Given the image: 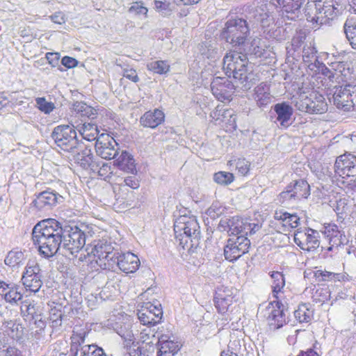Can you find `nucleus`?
Instances as JSON below:
<instances>
[{
    "mask_svg": "<svg viewBox=\"0 0 356 356\" xmlns=\"http://www.w3.org/2000/svg\"><path fill=\"white\" fill-rule=\"evenodd\" d=\"M33 244L49 259L56 254L74 257L86 245V234L76 225H62L53 218L38 222L32 230Z\"/></svg>",
    "mask_w": 356,
    "mask_h": 356,
    "instance_id": "obj_1",
    "label": "nucleus"
},
{
    "mask_svg": "<svg viewBox=\"0 0 356 356\" xmlns=\"http://www.w3.org/2000/svg\"><path fill=\"white\" fill-rule=\"evenodd\" d=\"M341 0H308L304 9L305 15L314 27L329 23L340 15L343 9Z\"/></svg>",
    "mask_w": 356,
    "mask_h": 356,
    "instance_id": "obj_2",
    "label": "nucleus"
},
{
    "mask_svg": "<svg viewBox=\"0 0 356 356\" xmlns=\"http://www.w3.org/2000/svg\"><path fill=\"white\" fill-rule=\"evenodd\" d=\"M176 241L191 254L197 251L201 238L200 227L194 216H181L174 224Z\"/></svg>",
    "mask_w": 356,
    "mask_h": 356,
    "instance_id": "obj_3",
    "label": "nucleus"
},
{
    "mask_svg": "<svg viewBox=\"0 0 356 356\" xmlns=\"http://www.w3.org/2000/svg\"><path fill=\"white\" fill-rule=\"evenodd\" d=\"M247 58L248 57L238 49L230 51L223 58L222 68L225 74L229 78L233 77L236 87L243 90H248L252 87L251 82L248 80Z\"/></svg>",
    "mask_w": 356,
    "mask_h": 356,
    "instance_id": "obj_4",
    "label": "nucleus"
},
{
    "mask_svg": "<svg viewBox=\"0 0 356 356\" xmlns=\"http://www.w3.org/2000/svg\"><path fill=\"white\" fill-rule=\"evenodd\" d=\"M249 33L250 28L247 21L243 18H235L226 22L220 38L238 50L245 46Z\"/></svg>",
    "mask_w": 356,
    "mask_h": 356,
    "instance_id": "obj_5",
    "label": "nucleus"
},
{
    "mask_svg": "<svg viewBox=\"0 0 356 356\" xmlns=\"http://www.w3.org/2000/svg\"><path fill=\"white\" fill-rule=\"evenodd\" d=\"M51 136L57 146L65 152H75L76 148L83 147V143L79 140L75 127L72 124L56 127Z\"/></svg>",
    "mask_w": 356,
    "mask_h": 356,
    "instance_id": "obj_6",
    "label": "nucleus"
},
{
    "mask_svg": "<svg viewBox=\"0 0 356 356\" xmlns=\"http://www.w3.org/2000/svg\"><path fill=\"white\" fill-rule=\"evenodd\" d=\"M334 104L343 111L356 110V84L346 83L335 87Z\"/></svg>",
    "mask_w": 356,
    "mask_h": 356,
    "instance_id": "obj_7",
    "label": "nucleus"
},
{
    "mask_svg": "<svg viewBox=\"0 0 356 356\" xmlns=\"http://www.w3.org/2000/svg\"><path fill=\"white\" fill-rule=\"evenodd\" d=\"M310 195V186L305 179L291 181L278 195V200L282 204L289 203L307 199Z\"/></svg>",
    "mask_w": 356,
    "mask_h": 356,
    "instance_id": "obj_8",
    "label": "nucleus"
},
{
    "mask_svg": "<svg viewBox=\"0 0 356 356\" xmlns=\"http://www.w3.org/2000/svg\"><path fill=\"white\" fill-rule=\"evenodd\" d=\"M264 317L273 329L277 330L286 323V315L289 314V306L286 302L274 300L268 303L264 311Z\"/></svg>",
    "mask_w": 356,
    "mask_h": 356,
    "instance_id": "obj_9",
    "label": "nucleus"
},
{
    "mask_svg": "<svg viewBox=\"0 0 356 356\" xmlns=\"http://www.w3.org/2000/svg\"><path fill=\"white\" fill-rule=\"evenodd\" d=\"M250 245V239L243 235L229 238L224 247L225 259L230 262L236 261L248 252Z\"/></svg>",
    "mask_w": 356,
    "mask_h": 356,
    "instance_id": "obj_10",
    "label": "nucleus"
},
{
    "mask_svg": "<svg viewBox=\"0 0 356 356\" xmlns=\"http://www.w3.org/2000/svg\"><path fill=\"white\" fill-rule=\"evenodd\" d=\"M42 273L40 265L35 261H29L23 272L22 282L26 291L34 293L39 291L43 284Z\"/></svg>",
    "mask_w": 356,
    "mask_h": 356,
    "instance_id": "obj_11",
    "label": "nucleus"
},
{
    "mask_svg": "<svg viewBox=\"0 0 356 356\" xmlns=\"http://www.w3.org/2000/svg\"><path fill=\"white\" fill-rule=\"evenodd\" d=\"M86 332L73 334L70 345L71 356H107L97 345H84Z\"/></svg>",
    "mask_w": 356,
    "mask_h": 356,
    "instance_id": "obj_12",
    "label": "nucleus"
},
{
    "mask_svg": "<svg viewBox=\"0 0 356 356\" xmlns=\"http://www.w3.org/2000/svg\"><path fill=\"white\" fill-rule=\"evenodd\" d=\"M140 264L138 257L132 252H119L117 251L111 264L108 266V270H115L118 267L122 272L129 274L135 273Z\"/></svg>",
    "mask_w": 356,
    "mask_h": 356,
    "instance_id": "obj_13",
    "label": "nucleus"
},
{
    "mask_svg": "<svg viewBox=\"0 0 356 356\" xmlns=\"http://www.w3.org/2000/svg\"><path fill=\"white\" fill-rule=\"evenodd\" d=\"M95 151L101 158L115 159L120 154L119 144L108 134H102L95 142Z\"/></svg>",
    "mask_w": 356,
    "mask_h": 356,
    "instance_id": "obj_14",
    "label": "nucleus"
},
{
    "mask_svg": "<svg viewBox=\"0 0 356 356\" xmlns=\"http://www.w3.org/2000/svg\"><path fill=\"white\" fill-rule=\"evenodd\" d=\"M117 251L111 243L106 240H99L94 241L91 254L97 257L96 262L102 268L108 269Z\"/></svg>",
    "mask_w": 356,
    "mask_h": 356,
    "instance_id": "obj_15",
    "label": "nucleus"
},
{
    "mask_svg": "<svg viewBox=\"0 0 356 356\" xmlns=\"http://www.w3.org/2000/svg\"><path fill=\"white\" fill-rule=\"evenodd\" d=\"M334 172L342 178H350V181L356 179V156L346 153L338 156L334 163Z\"/></svg>",
    "mask_w": 356,
    "mask_h": 356,
    "instance_id": "obj_16",
    "label": "nucleus"
},
{
    "mask_svg": "<svg viewBox=\"0 0 356 356\" xmlns=\"http://www.w3.org/2000/svg\"><path fill=\"white\" fill-rule=\"evenodd\" d=\"M35 195V198L33 200L31 204L40 211H49L64 200L62 195L56 191L49 188Z\"/></svg>",
    "mask_w": 356,
    "mask_h": 356,
    "instance_id": "obj_17",
    "label": "nucleus"
},
{
    "mask_svg": "<svg viewBox=\"0 0 356 356\" xmlns=\"http://www.w3.org/2000/svg\"><path fill=\"white\" fill-rule=\"evenodd\" d=\"M234 87V83L227 77L216 76L211 83L212 94L221 102L230 100Z\"/></svg>",
    "mask_w": 356,
    "mask_h": 356,
    "instance_id": "obj_18",
    "label": "nucleus"
},
{
    "mask_svg": "<svg viewBox=\"0 0 356 356\" xmlns=\"http://www.w3.org/2000/svg\"><path fill=\"white\" fill-rule=\"evenodd\" d=\"M156 356H174L180 350V343L172 333L158 336Z\"/></svg>",
    "mask_w": 356,
    "mask_h": 356,
    "instance_id": "obj_19",
    "label": "nucleus"
},
{
    "mask_svg": "<svg viewBox=\"0 0 356 356\" xmlns=\"http://www.w3.org/2000/svg\"><path fill=\"white\" fill-rule=\"evenodd\" d=\"M319 233L313 229H307L306 232L297 231L293 236L295 243L302 250H314L319 247Z\"/></svg>",
    "mask_w": 356,
    "mask_h": 356,
    "instance_id": "obj_20",
    "label": "nucleus"
},
{
    "mask_svg": "<svg viewBox=\"0 0 356 356\" xmlns=\"http://www.w3.org/2000/svg\"><path fill=\"white\" fill-rule=\"evenodd\" d=\"M238 51L243 52V54L248 57V60H253L256 58H260L266 60L271 57L272 54H274L271 50L264 45L260 44V40H253L251 43L245 42V46L241 47Z\"/></svg>",
    "mask_w": 356,
    "mask_h": 356,
    "instance_id": "obj_21",
    "label": "nucleus"
},
{
    "mask_svg": "<svg viewBox=\"0 0 356 356\" xmlns=\"http://www.w3.org/2000/svg\"><path fill=\"white\" fill-rule=\"evenodd\" d=\"M275 8V5L273 3L259 2L254 11L255 21L259 23L262 27L269 26L271 23L274 22L273 11Z\"/></svg>",
    "mask_w": 356,
    "mask_h": 356,
    "instance_id": "obj_22",
    "label": "nucleus"
},
{
    "mask_svg": "<svg viewBox=\"0 0 356 356\" xmlns=\"http://www.w3.org/2000/svg\"><path fill=\"white\" fill-rule=\"evenodd\" d=\"M233 293L228 287H218L213 297V302L218 313L225 314L233 303Z\"/></svg>",
    "mask_w": 356,
    "mask_h": 356,
    "instance_id": "obj_23",
    "label": "nucleus"
},
{
    "mask_svg": "<svg viewBox=\"0 0 356 356\" xmlns=\"http://www.w3.org/2000/svg\"><path fill=\"white\" fill-rule=\"evenodd\" d=\"M275 114V122L279 123L280 127L288 128L291 124L293 108L287 102L275 104L272 107Z\"/></svg>",
    "mask_w": 356,
    "mask_h": 356,
    "instance_id": "obj_24",
    "label": "nucleus"
},
{
    "mask_svg": "<svg viewBox=\"0 0 356 356\" xmlns=\"http://www.w3.org/2000/svg\"><path fill=\"white\" fill-rule=\"evenodd\" d=\"M5 332L12 339L22 343L26 338H28L29 331L24 327L21 320H9L3 323Z\"/></svg>",
    "mask_w": 356,
    "mask_h": 356,
    "instance_id": "obj_25",
    "label": "nucleus"
},
{
    "mask_svg": "<svg viewBox=\"0 0 356 356\" xmlns=\"http://www.w3.org/2000/svg\"><path fill=\"white\" fill-rule=\"evenodd\" d=\"M74 160L84 170L92 171L98 159H95L91 148L83 143V147H78L75 150Z\"/></svg>",
    "mask_w": 356,
    "mask_h": 356,
    "instance_id": "obj_26",
    "label": "nucleus"
},
{
    "mask_svg": "<svg viewBox=\"0 0 356 356\" xmlns=\"http://www.w3.org/2000/svg\"><path fill=\"white\" fill-rule=\"evenodd\" d=\"M243 221L238 216H233L231 218H222L220 219L218 229L220 232H227L229 236L236 237L241 233V227H243Z\"/></svg>",
    "mask_w": 356,
    "mask_h": 356,
    "instance_id": "obj_27",
    "label": "nucleus"
},
{
    "mask_svg": "<svg viewBox=\"0 0 356 356\" xmlns=\"http://www.w3.org/2000/svg\"><path fill=\"white\" fill-rule=\"evenodd\" d=\"M306 0H277L278 6L282 8L283 17L288 19L295 20L301 13V7Z\"/></svg>",
    "mask_w": 356,
    "mask_h": 356,
    "instance_id": "obj_28",
    "label": "nucleus"
},
{
    "mask_svg": "<svg viewBox=\"0 0 356 356\" xmlns=\"http://www.w3.org/2000/svg\"><path fill=\"white\" fill-rule=\"evenodd\" d=\"M164 120V113L159 108H155L153 111H146L140 118L139 122L143 127L155 129L161 124Z\"/></svg>",
    "mask_w": 356,
    "mask_h": 356,
    "instance_id": "obj_29",
    "label": "nucleus"
},
{
    "mask_svg": "<svg viewBox=\"0 0 356 356\" xmlns=\"http://www.w3.org/2000/svg\"><path fill=\"white\" fill-rule=\"evenodd\" d=\"M330 66L337 72V80L341 78L342 81L347 82L355 79V70L350 63L344 61H337L332 62Z\"/></svg>",
    "mask_w": 356,
    "mask_h": 356,
    "instance_id": "obj_30",
    "label": "nucleus"
},
{
    "mask_svg": "<svg viewBox=\"0 0 356 356\" xmlns=\"http://www.w3.org/2000/svg\"><path fill=\"white\" fill-rule=\"evenodd\" d=\"M114 163L120 170L134 174L136 172L135 160L131 154L126 150L120 151V154L115 158Z\"/></svg>",
    "mask_w": 356,
    "mask_h": 356,
    "instance_id": "obj_31",
    "label": "nucleus"
},
{
    "mask_svg": "<svg viewBox=\"0 0 356 356\" xmlns=\"http://www.w3.org/2000/svg\"><path fill=\"white\" fill-rule=\"evenodd\" d=\"M113 190L117 203L122 206L123 209L132 206L136 199L135 193L132 190L119 186H115Z\"/></svg>",
    "mask_w": 356,
    "mask_h": 356,
    "instance_id": "obj_32",
    "label": "nucleus"
},
{
    "mask_svg": "<svg viewBox=\"0 0 356 356\" xmlns=\"http://www.w3.org/2000/svg\"><path fill=\"white\" fill-rule=\"evenodd\" d=\"M252 97L257 105L260 108L266 106L272 99L270 88L264 83H261L255 87Z\"/></svg>",
    "mask_w": 356,
    "mask_h": 356,
    "instance_id": "obj_33",
    "label": "nucleus"
},
{
    "mask_svg": "<svg viewBox=\"0 0 356 356\" xmlns=\"http://www.w3.org/2000/svg\"><path fill=\"white\" fill-rule=\"evenodd\" d=\"M72 109L83 118V120L88 119L92 121L98 115V109L86 104L83 102H75L72 105Z\"/></svg>",
    "mask_w": 356,
    "mask_h": 356,
    "instance_id": "obj_34",
    "label": "nucleus"
},
{
    "mask_svg": "<svg viewBox=\"0 0 356 356\" xmlns=\"http://www.w3.org/2000/svg\"><path fill=\"white\" fill-rule=\"evenodd\" d=\"M310 97H312V99L309 106V114H322L327 111V104L322 95L312 92Z\"/></svg>",
    "mask_w": 356,
    "mask_h": 356,
    "instance_id": "obj_35",
    "label": "nucleus"
},
{
    "mask_svg": "<svg viewBox=\"0 0 356 356\" xmlns=\"http://www.w3.org/2000/svg\"><path fill=\"white\" fill-rule=\"evenodd\" d=\"M308 70L314 74H321L327 77L330 81H337V72L332 67H327L323 62L314 63L308 66Z\"/></svg>",
    "mask_w": 356,
    "mask_h": 356,
    "instance_id": "obj_36",
    "label": "nucleus"
},
{
    "mask_svg": "<svg viewBox=\"0 0 356 356\" xmlns=\"http://www.w3.org/2000/svg\"><path fill=\"white\" fill-rule=\"evenodd\" d=\"M274 218L282 221L284 226L289 225L291 228H296L300 225V218L296 213H290L283 209L276 211Z\"/></svg>",
    "mask_w": 356,
    "mask_h": 356,
    "instance_id": "obj_37",
    "label": "nucleus"
},
{
    "mask_svg": "<svg viewBox=\"0 0 356 356\" xmlns=\"http://www.w3.org/2000/svg\"><path fill=\"white\" fill-rule=\"evenodd\" d=\"M82 138L88 141H97V139L100 136L99 131L97 129L96 124L93 122H84L82 127L79 129Z\"/></svg>",
    "mask_w": 356,
    "mask_h": 356,
    "instance_id": "obj_38",
    "label": "nucleus"
},
{
    "mask_svg": "<svg viewBox=\"0 0 356 356\" xmlns=\"http://www.w3.org/2000/svg\"><path fill=\"white\" fill-rule=\"evenodd\" d=\"M343 31L350 45L356 50V19H347L343 24Z\"/></svg>",
    "mask_w": 356,
    "mask_h": 356,
    "instance_id": "obj_39",
    "label": "nucleus"
},
{
    "mask_svg": "<svg viewBox=\"0 0 356 356\" xmlns=\"http://www.w3.org/2000/svg\"><path fill=\"white\" fill-rule=\"evenodd\" d=\"M317 50L314 44L310 42L309 44L305 43L302 49V60L308 68V66L314 63L320 62L317 56Z\"/></svg>",
    "mask_w": 356,
    "mask_h": 356,
    "instance_id": "obj_40",
    "label": "nucleus"
},
{
    "mask_svg": "<svg viewBox=\"0 0 356 356\" xmlns=\"http://www.w3.org/2000/svg\"><path fill=\"white\" fill-rule=\"evenodd\" d=\"M12 287L9 289L8 293L5 296L3 301L10 304L12 306H16L19 305L23 298L21 288L16 284H11Z\"/></svg>",
    "mask_w": 356,
    "mask_h": 356,
    "instance_id": "obj_41",
    "label": "nucleus"
},
{
    "mask_svg": "<svg viewBox=\"0 0 356 356\" xmlns=\"http://www.w3.org/2000/svg\"><path fill=\"white\" fill-rule=\"evenodd\" d=\"M295 318L300 322H309L313 316L314 312L307 304H301L293 312Z\"/></svg>",
    "mask_w": 356,
    "mask_h": 356,
    "instance_id": "obj_42",
    "label": "nucleus"
},
{
    "mask_svg": "<svg viewBox=\"0 0 356 356\" xmlns=\"http://www.w3.org/2000/svg\"><path fill=\"white\" fill-rule=\"evenodd\" d=\"M25 260L24 253L20 250H10L4 259L6 265L11 267H18Z\"/></svg>",
    "mask_w": 356,
    "mask_h": 356,
    "instance_id": "obj_43",
    "label": "nucleus"
},
{
    "mask_svg": "<svg viewBox=\"0 0 356 356\" xmlns=\"http://www.w3.org/2000/svg\"><path fill=\"white\" fill-rule=\"evenodd\" d=\"M114 330L120 335L125 341L133 343L134 340V335L133 331L131 330V324L129 323H116L114 327Z\"/></svg>",
    "mask_w": 356,
    "mask_h": 356,
    "instance_id": "obj_44",
    "label": "nucleus"
},
{
    "mask_svg": "<svg viewBox=\"0 0 356 356\" xmlns=\"http://www.w3.org/2000/svg\"><path fill=\"white\" fill-rule=\"evenodd\" d=\"M270 275L273 280L272 286L273 296L277 298V295L285 285L284 275L282 273L279 271H273L270 273Z\"/></svg>",
    "mask_w": 356,
    "mask_h": 356,
    "instance_id": "obj_45",
    "label": "nucleus"
},
{
    "mask_svg": "<svg viewBox=\"0 0 356 356\" xmlns=\"http://www.w3.org/2000/svg\"><path fill=\"white\" fill-rule=\"evenodd\" d=\"M149 70L159 74H164L170 71V65L166 60L152 61L147 65Z\"/></svg>",
    "mask_w": 356,
    "mask_h": 356,
    "instance_id": "obj_46",
    "label": "nucleus"
},
{
    "mask_svg": "<svg viewBox=\"0 0 356 356\" xmlns=\"http://www.w3.org/2000/svg\"><path fill=\"white\" fill-rule=\"evenodd\" d=\"M93 168L91 171L94 175H97L101 177L106 179L112 173L111 167L106 163L97 160L96 164L92 165Z\"/></svg>",
    "mask_w": 356,
    "mask_h": 356,
    "instance_id": "obj_47",
    "label": "nucleus"
},
{
    "mask_svg": "<svg viewBox=\"0 0 356 356\" xmlns=\"http://www.w3.org/2000/svg\"><path fill=\"white\" fill-rule=\"evenodd\" d=\"M200 51L202 55L211 60H214L219 57V52L216 45L211 44L210 42L204 43L201 47Z\"/></svg>",
    "mask_w": 356,
    "mask_h": 356,
    "instance_id": "obj_48",
    "label": "nucleus"
},
{
    "mask_svg": "<svg viewBox=\"0 0 356 356\" xmlns=\"http://www.w3.org/2000/svg\"><path fill=\"white\" fill-rule=\"evenodd\" d=\"M332 293L333 291L331 290L330 286H327L317 289L313 297L316 302L323 303L330 300L333 298Z\"/></svg>",
    "mask_w": 356,
    "mask_h": 356,
    "instance_id": "obj_49",
    "label": "nucleus"
},
{
    "mask_svg": "<svg viewBox=\"0 0 356 356\" xmlns=\"http://www.w3.org/2000/svg\"><path fill=\"white\" fill-rule=\"evenodd\" d=\"M213 180L218 184L227 186L234 181V177L231 172L219 171L213 175Z\"/></svg>",
    "mask_w": 356,
    "mask_h": 356,
    "instance_id": "obj_50",
    "label": "nucleus"
},
{
    "mask_svg": "<svg viewBox=\"0 0 356 356\" xmlns=\"http://www.w3.org/2000/svg\"><path fill=\"white\" fill-rule=\"evenodd\" d=\"M35 101L36 107L44 114H50L56 108L54 104L47 101L45 97H37Z\"/></svg>",
    "mask_w": 356,
    "mask_h": 356,
    "instance_id": "obj_51",
    "label": "nucleus"
},
{
    "mask_svg": "<svg viewBox=\"0 0 356 356\" xmlns=\"http://www.w3.org/2000/svg\"><path fill=\"white\" fill-rule=\"evenodd\" d=\"M137 315L140 322L144 325H155L159 323V320L152 317L150 312L146 311L145 308L138 311Z\"/></svg>",
    "mask_w": 356,
    "mask_h": 356,
    "instance_id": "obj_52",
    "label": "nucleus"
},
{
    "mask_svg": "<svg viewBox=\"0 0 356 356\" xmlns=\"http://www.w3.org/2000/svg\"><path fill=\"white\" fill-rule=\"evenodd\" d=\"M314 277L319 282L321 281H330L332 280H337L340 281L341 274L334 273L327 270H317L314 271Z\"/></svg>",
    "mask_w": 356,
    "mask_h": 356,
    "instance_id": "obj_53",
    "label": "nucleus"
},
{
    "mask_svg": "<svg viewBox=\"0 0 356 356\" xmlns=\"http://www.w3.org/2000/svg\"><path fill=\"white\" fill-rule=\"evenodd\" d=\"M21 312L23 314V316L25 317V320L29 321L30 322L35 318L38 314L40 313L37 310L34 305L27 302L23 303L21 307Z\"/></svg>",
    "mask_w": 356,
    "mask_h": 356,
    "instance_id": "obj_54",
    "label": "nucleus"
},
{
    "mask_svg": "<svg viewBox=\"0 0 356 356\" xmlns=\"http://www.w3.org/2000/svg\"><path fill=\"white\" fill-rule=\"evenodd\" d=\"M311 99H312V97H310V95L309 96L305 94L300 95L296 102L295 106L298 111L309 113V104H312Z\"/></svg>",
    "mask_w": 356,
    "mask_h": 356,
    "instance_id": "obj_55",
    "label": "nucleus"
},
{
    "mask_svg": "<svg viewBox=\"0 0 356 356\" xmlns=\"http://www.w3.org/2000/svg\"><path fill=\"white\" fill-rule=\"evenodd\" d=\"M32 322L38 330H36L34 333L35 338L39 339V335L44 331L46 327L47 321L45 316L40 312L35 316V318L31 321Z\"/></svg>",
    "mask_w": 356,
    "mask_h": 356,
    "instance_id": "obj_56",
    "label": "nucleus"
},
{
    "mask_svg": "<svg viewBox=\"0 0 356 356\" xmlns=\"http://www.w3.org/2000/svg\"><path fill=\"white\" fill-rule=\"evenodd\" d=\"M348 239L344 234V232H341L337 236L333 237V238L329 241L330 246L327 248L328 251L332 250L333 248L344 245L348 243Z\"/></svg>",
    "mask_w": 356,
    "mask_h": 356,
    "instance_id": "obj_57",
    "label": "nucleus"
},
{
    "mask_svg": "<svg viewBox=\"0 0 356 356\" xmlns=\"http://www.w3.org/2000/svg\"><path fill=\"white\" fill-rule=\"evenodd\" d=\"M147 11V8L143 6V3L142 1L132 3L131 6L129 8V13L134 15L146 16Z\"/></svg>",
    "mask_w": 356,
    "mask_h": 356,
    "instance_id": "obj_58",
    "label": "nucleus"
},
{
    "mask_svg": "<svg viewBox=\"0 0 356 356\" xmlns=\"http://www.w3.org/2000/svg\"><path fill=\"white\" fill-rule=\"evenodd\" d=\"M145 309L146 311L150 312V314H152V317H154L156 319H159V321H161L163 316V309L160 303L155 305L147 302Z\"/></svg>",
    "mask_w": 356,
    "mask_h": 356,
    "instance_id": "obj_59",
    "label": "nucleus"
},
{
    "mask_svg": "<svg viewBox=\"0 0 356 356\" xmlns=\"http://www.w3.org/2000/svg\"><path fill=\"white\" fill-rule=\"evenodd\" d=\"M45 58L52 67H58L60 72H63L64 69L59 65L60 63V54L57 52H47L45 55Z\"/></svg>",
    "mask_w": 356,
    "mask_h": 356,
    "instance_id": "obj_60",
    "label": "nucleus"
},
{
    "mask_svg": "<svg viewBox=\"0 0 356 356\" xmlns=\"http://www.w3.org/2000/svg\"><path fill=\"white\" fill-rule=\"evenodd\" d=\"M206 213L211 218L216 219L223 214L224 208L220 206L218 203H213Z\"/></svg>",
    "mask_w": 356,
    "mask_h": 356,
    "instance_id": "obj_61",
    "label": "nucleus"
},
{
    "mask_svg": "<svg viewBox=\"0 0 356 356\" xmlns=\"http://www.w3.org/2000/svg\"><path fill=\"white\" fill-rule=\"evenodd\" d=\"M341 230L339 229V227L337 225L334 224H328L325 226L323 234L330 241V239L333 238V237L339 234L341 232Z\"/></svg>",
    "mask_w": 356,
    "mask_h": 356,
    "instance_id": "obj_62",
    "label": "nucleus"
},
{
    "mask_svg": "<svg viewBox=\"0 0 356 356\" xmlns=\"http://www.w3.org/2000/svg\"><path fill=\"white\" fill-rule=\"evenodd\" d=\"M306 40V35L304 32L297 33L292 38L291 42V46L296 51L299 49L302 44H305V41Z\"/></svg>",
    "mask_w": 356,
    "mask_h": 356,
    "instance_id": "obj_63",
    "label": "nucleus"
},
{
    "mask_svg": "<svg viewBox=\"0 0 356 356\" xmlns=\"http://www.w3.org/2000/svg\"><path fill=\"white\" fill-rule=\"evenodd\" d=\"M250 163L245 159H238L236 161V168L242 175H246L250 170Z\"/></svg>",
    "mask_w": 356,
    "mask_h": 356,
    "instance_id": "obj_64",
    "label": "nucleus"
}]
</instances>
